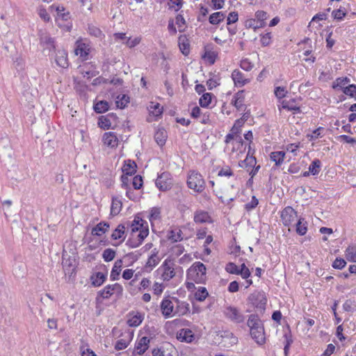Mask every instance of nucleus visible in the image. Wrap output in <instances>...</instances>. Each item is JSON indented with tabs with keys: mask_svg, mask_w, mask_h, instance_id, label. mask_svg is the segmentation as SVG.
Masks as SVG:
<instances>
[{
	"mask_svg": "<svg viewBox=\"0 0 356 356\" xmlns=\"http://www.w3.org/2000/svg\"><path fill=\"white\" fill-rule=\"evenodd\" d=\"M161 211L160 209L158 208H153L149 214V220L151 222L156 220L157 219H159L160 218Z\"/></svg>",
	"mask_w": 356,
	"mask_h": 356,
	"instance_id": "59",
	"label": "nucleus"
},
{
	"mask_svg": "<svg viewBox=\"0 0 356 356\" xmlns=\"http://www.w3.org/2000/svg\"><path fill=\"white\" fill-rule=\"evenodd\" d=\"M177 339L181 342L191 343L195 336L192 330L189 329H181L177 334Z\"/></svg>",
	"mask_w": 356,
	"mask_h": 356,
	"instance_id": "15",
	"label": "nucleus"
},
{
	"mask_svg": "<svg viewBox=\"0 0 356 356\" xmlns=\"http://www.w3.org/2000/svg\"><path fill=\"white\" fill-rule=\"evenodd\" d=\"M224 17L222 13L216 12L210 15L209 20L212 24H218L224 19Z\"/></svg>",
	"mask_w": 356,
	"mask_h": 356,
	"instance_id": "40",
	"label": "nucleus"
},
{
	"mask_svg": "<svg viewBox=\"0 0 356 356\" xmlns=\"http://www.w3.org/2000/svg\"><path fill=\"white\" fill-rule=\"evenodd\" d=\"M332 15L335 19H342L346 16V13L341 9H337L333 10Z\"/></svg>",
	"mask_w": 356,
	"mask_h": 356,
	"instance_id": "63",
	"label": "nucleus"
},
{
	"mask_svg": "<svg viewBox=\"0 0 356 356\" xmlns=\"http://www.w3.org/2000/svg\"><path fill=\"white\" fill-rule=\"evenodd\" d=\"M129 343V341L128 339H121L116 341L115 345V348L118 350H123L126 348Z\"/></svg>",
	"mask_w": 356,
	"mask_h": 356,
	"instance_id": "53",
	"label": "nucleus"
},
{
	"mask_svg": "<svg viewBox=\"0 0 356 356\" xmlns=\"http://www.w3.org/2000/svg\"><path fill=\"white\" fill-rule=\"evenodd\" d=\"M194 221L196 223L211 222V218L207 211H197L194 215Z\"/></svg>",
	"mask_w": 356,
	"mask_h": 356,
	"instance_id": "23",
	"label": "nucleus"
},
{
	"mask_svg": "<svg viewBox=\"0 0 356 356\" xmlns=\"http://www.w3.org/2000/svg\"><path fill=\"white\" fill-rule=\"evenodd\" d=\"M55 60L58 66L67 68L69 64L66 51L63 49L58 50L56 53Z\"/></svg>",
	"mask_w": 356,
	"mask_h": 356,
	"instance_id": "18",
	"label": "nucleus"
},
{
	"mask_svg": "<svg viewBox=\"0 0 356 356\" xmlns=\"http://www.w3.org/2000/svg\"><path fill=\"white\" fill-rule=\"evenodd\" d=\"M188 186L197 193H202L205 188V181L202 176L195 171H192L187 180Z\"/></svg>",
	"mask_w": 356,
	"mask_h": 356,
	"instance_id": "3",
	"label": "nucleus"
},
{
	"mask_svg": "<svg viewBox=\"0 0 356 356\" xmlns=\"http://www.w3.org/2000/svg\"><path fill=\"white\" fill-rule=\"evenodd\" d=\"M150 339L147 337H143L138 339L135 345L134 353L143 355L149 348Z\"/></svg>",
	"mask_w": 356,
	"mask_h": 356,
	"instance_id": "12",
	"label": "nucleus"
},
{
	"mask_svg": "<svg viewBox=\"0 0 356 356\" xmlns=\"http://www.w3.org/2000/svg\"><path fill=\"white\" fill-rule=\"evenodd\" d=\"M346 258L352 262H356V246L349 245L345 251Z\"/></svg>",
	"mask_w": 356,
	"mask_h": 356,
	"instance_id": "35",
	"label": "nucleus"
},
{
	"mask_svg": "<svg viewBox=\"0 0 356 356\" xmlns=\"http://www.w3.org/2000/svg\"><path fill=\"white\" fill-rule=\"evenodd\" d=\"M116 252L111 248H107L104 250L102 257L106 262L112 261L115 257Z\"/></svg>",
	"mask_w": 356,
	"mask_h": 356,
	"instance_id": "42",
	"label": "nucleus"
},
{
	"mask_svg": "<svg viewBox=\"0 0 356 356\" xmlns=\"http://www.w3.org/2000/svg\"><path fill=\"white\" fill-rule=\"evenodd\" d=\"M174 266L175 264L171 260H165L161 266L163 269V273L161 275L163 280L169 281L175 275Z\"/></svg>",
	"mask_w": 356,
	"mask_h": 356,
	"instance_id": "10",
	"label": "nucleus"
},
{
	"mask_svg": "<svg viewBox=\"0 0 356 356\" xmlns=\"http://www.w3.org/2000/svg\"><path fill=\"white\" fill-rule=\"evenodd\" d=\"M222 341L223 346L226 348H229L233 345L236 344L238 341V339L234 335L233 333L230 332H224V333L221 335Z\"/></svg>",
	"mask_w": 356,
	"mask_h": 356,
	"instance_id": "17",
	"label": "nucleus"
},
{
	"mask_svg": "<svg viewBox=\"0 0 356 356\" xmlns=\"http://www.w3.org/2000/svg\"><path fill=\"white\" fill-rule=\"evenodd\" d=\"M346 264V262L343 259H336L333 262L332 266L334 268L337 269H341L343 268Z\"/></svg>",
	"mask_w": 356,
	"mask_h": 356,
	"instance_id": "64",
	"label": "nucleus"
},
{
	"mask_svg": "<svg viewBox=\"0 0 356 356\" xmlns=\"http://www.w3.org/2000/svg\"><path fill=\"white\" fill-rule=\"evenodd\" d=\"M243 99L241 97V95L238 93L236 94L233 97V99L232 100V104L237 108L240 109L243 106Z\"/></svg>",
	"mask_w": 356,
	"mask_h": 356,
	"instance_id": "50",
	"label": "nucleus"
},
{
	"mask_svg": "<svg viewBox=\"0 0 356 356\" xmlns=\"http://www.w3.org/2000/svg\"><path fill=\"white\" fill-rule=\"evenodd\" d=\"M129 102V97L126 95L118 96L115 102L118 108H124Z\"/></svg>",
	"mask_w": 356,
	"mask_h": 356,
	"instance_id": "43",
	"label": "nucleus"
},
{
	"mask_svg": "<svg viewBox=\"0 0 356 356\" xmlns=\"http://www.w3.org/2000/svg\"><path fill=\"white\" fill-rule=\"evenodd\" d=\"M122 203L121 200L118 197H113L112 199V204L111 207V213L113 216L118 215L121 211Z\"/></svg>",
	"mask_w": 356,
	"mask_h": 356,
	"instance_id": "31",
	"label": "nucleus"
},
{
	"mask_svg": "<svg viewBox=\"0 0 356 356\" xmlns=\"http://www.w3.org/2000/svg\"><path fill=\"white\" fill-rule=\"evenodd\" d=\"M132 184L135 189H140L143 186L142 177L139 175L135 176L133 179Z\"/></svg>",
	"mask_w": 356,
	"mask_h": 356,
	"instance_id": "60",
	"label": "nucleus"
},
{
	"mask_svg": "<svg viewBox=\"0 0 356 356\" xmlns=\"http://www.w3.org/2000/svg\"><path fill=\"white\" fill-rule=\"evenodd\" d=\"M40 44L43 47L44 51L48 50L50 52L55 50L56 47L54 40L47 33H40Z\"/></svg>",
	"mask_w": 356,
	"mask_h": 356,
	"instance_id": "11",
	"label": "nucleus"
},
{
	"mask_svg": "<svg viewBox=\"0 0 356 356\" xmlns=\"http://www.w3.org/2000/svg\"><path fill=\"white\" fill-rule=\"evenodd\" d=\"M158 253L159 252L156 249L153 250L151 256L147 259L146 266L153 268L159 263L160 259L158 256Z\"/></svg>",
	"mask_w": 356,
	"mask_h": 356,
	"instance_id": "32",
	"label": "nucleus"
},
{
	"mask_svg": "<svg viewBox=\"0 0 356 356\" xmlns=\"http://www.w3.org/2000/svg\"><path fill=\"white\" fill-rule=\"evenodd\" d=\"M136 163L131 160L125 161L124 165L122 167V171L127 175H132L136 172Z\"/></svg>",
	"mask_w": 356,
	"mask_h": 356,
	"instance_id": "29",
	"label": "nucleus"
},
{
	"mask_svg": "<svg viewBox=\"0 0 356 356\" xmlns=\"http://www.w3.org/2000/svg\"><path fill=\"white\" fill-rule=\"evenodd\" d=\"M232 78L236 86H243L249 81L244 78L243 73L238 70H234L232 74Z\"/></svg>",
	"mask_w": 356,
	"mask_h": 356,
	"instance_id": "21",
	"label": "nucleus"
},
{
	"mask_svg": "<svg viewBox=\"0 0 356 356\" xmlns=\"http://www.w3.org/2000/svg\"><path fill=\"white\" fill-rule=\"evenodd\" d=\"M261 43L262 46L266 47L270 44L271 42V34L270 33H267L264 35H261Z\"/></svg>",
	"mask_w": 356,
	"mask_h": 356,
	"instance_id": "58",
	"label": "nucleus"
},
{
	"mask_svg": "<svg viewBox=\"0 0 356 356\" xmlns=\"http://www.w3.org/2000/svg\"><path fill=\"white\" fill-rule=\"evenodd\" d=\"M88 32L91 35H93L95 37H100L102 35V31L97 27L96 26L93 24H89L88 27Z\"/></svg>",
	"mask_w": 356,
	"mask_h": 356,
	"instance_id": "52",
	"label": "nucleus"
},
{
	"mask_svg": "<svg viewBox=\"0 0 356 356\" xmlns=\"http://www.w3.org/2000/svg\"><path fill=\"white\" fill-rule=\"evenodd\" d=\"M103 141L104 145L111 147H117L118 144V139L113 132L105 133L103 136Z\"/></svg>",
	"mask_w": 356,
	"mask_h": 356,
	"instance_id": "20",
	"label": "nucleus"
},
{
	"mask_svg": "<svg viewBox=\"0 0 356 356\" xmlns=\"http://www.w3.org/2000/svg\"><path fill=\"white\" fill-rule=\"evenodd\" d=\"M179 49L184 55H188L190 51V44L186 35H180L178 38Z\"/></svg>",
	"mask_w": 356,
	"mask_h": 356,
	"instance_id": "24",
	"label": "nucleus"
},
{
	"mask_svg": "<svg viewBox=\"0 0 356 356\" xmlns=\"http://www.w3.org/2000/svg\"><path fill=\"white\" fill-rule=\"evenodd\" d=\"M172 300L177 303L175 310V316H184L189 312V304L184 301H181L177 298H172Z\"/></svg>",
	"mask_w": 356,
	"mask_h": 356,
	"instance_id": "14",
	"label": "nucleus"
},
{
	"mask_svg": "<svg viewBox=\"0 0 356 356\" xmlns=\"http://www.w3.org/2000/svg\"><path fill=\"white\" fill-rule=\"evenodd\" d=\"M248 302L255 307L257 311L262 313L266 308L267 298L264 292L261 291H255L251 293L248 298Z\"/></svg>",
	"mask_w": 356,
	"mask_h": 356,
	"instance_id": "4",
	"label": "nucleus"
},
{
	"mask_svg": "<svg viewBox=\"0 0 356 356\" xmlns=\"http://www.w3.org/2000/svg\"><path fill=\"white\" fill-rule=\"evenodd\" d=\"M109 108L108 103L106 101H99L94 105V110L97 113H102Z\"/></svg>",
	"mask_w": 356,
	"mask_h": 356,
	"instance_id": "37",
	"label": "nucleus"
},
{
	"mask_svg": "<svg viewBox=\"0 0 356 356\" xmlns=\"http://www.w3.org/2000/svg\"><path fill=\"white\" fill-rule=\"evenodd\" d=\"M343 93L350 97H354L356 95V86L354 84L346 86L343 90Z\"/></svg>",
	"mask_w": 356,
	"mask_h": 356,
	"instance_id": "56",
	"label": "nucleus"
},
{
	"mask_svg": "<svg viewBox=\"0 0 356 356\" xmlns=\"http://www.w3.org/2000/svg\"><path fill=\"white\" fill-rule=\"evenodd\" d=\"M248 326L250 327V329H252L257 327L263 326V324L257 315L251 314L248 320Z\"/></svg>",
	"mask_w": 356,
	"mask_h": 356,
	"instance_id": "33",
	"label": "nucleus"
},
{
	"mask_svg": "<svg viewBox=\"0 0 356 356\" xmlns=\"http://www.w3.org/2000/svg\"><path fill=\"white\" fill-rule=\"evenodd\" d=\"M217 56L218 54L216 51L206 49L203 57L207 59L210 64H213L216 61Z\"/></svg>",
	"mask_w": 356,
	"mask_h": 356,
	"instance_id": "47",
	"label": "nucleus"
},
{
	"mask_svg": "<svg viewBox=\"0 0 356 356\" xmlns=\"http://www.w3.org/2000/svg\"><path fill=\"white\" fill-rule=\"evenodd\" d=\"M258 200L255 197V196H252V200L245 205V208L246 210L250 211L252 209H254L258 205Z\"/></svg>",
	"mask_w": 356,
	"mask_h": 356,
	"instance_id": "61",
	"label": "nucleus"
},
{
	"mask_svg": "<svg viewBox=\"0 0 356 356\" xmlns=\"http://www.w3.org/2000/svg\"><path fill=\"white\" fill-rule=\"evenodd\" d=\"M218 175L219 177H226L229 179V181L231 183L230 186L227 187L224 186L222 188V192L227 199H228L230 201L234 200L237 192L238 188L236 187L237 179L235 176L233 170L232 168L227 165L225 167H222L218 172Z\"/></svg>",
	"mask_w": 356,
	"mask_h": 356,
	"instance_id": "1",
	"label": "nucleus"
},
{
	"mask_svg": "<svg viewBox=\"0 0 356 356\" xmlns=\"http://www.w3.org/2000/svg\"><path fill=\"white\" fill-rule=\"evenodd\" d=\"M148 234L149 229L142 228L140 232H137L136 234L131 235V238L127 241V245L131 248H137L142 244L143 241Z\"/></svg>",
	"mask_w": 356,
	"mask_h": 356,
	"instance_id": "6",
	"label": "nucleus"
},
{
	"mask_svg": "<svg viewBox=\"0 0 356 356\" xmlns=\"http://www.w3.org/2000/svg\"><path fill=\"white\" fill-rule=\"evenodd\" d=\"M173 185L171 175L168 172L161 173L156 179V186L160 191H165L170 190Z\"/></svg>",
	"mask_w": 356,
	"mask_h": 356,
	"instance_id": "7",
	"label": "nucleus"
},
{
	"mask_svg": "<svg viewBox=\"0 0 356 356\" xmlns=\"http://www.w3.org/2000/svg\"><path fill=\"white\" fill-rule=\"evenodd\" d=\"M122 264L123 263L122 259H118L115 261L111 273V279L112 280H117L119 279V275L122 270Z\"/></svg>",
	"mask_w": 356,
	"mask_h": 356,
	"instance_id": "28",
	"label": "nucleus"
},
{
	"mask_svg": "<svg viewBox=\"0 0 356 356\" xmlns=\"http://www.w3.org/2000/svg\"><path fill=\"white\" fill-rule=\"evenodd\" d=\"M160 307L161 313L165 318H168L175 316V309L174 308V304L172 300L168 297L162 300Z\"/></svg>",
	"mask_w": 356,
	"mask_h": 356,
	"instance_id": "9",
	"label": "nucleus"
},
{
	"mask_svg": "<svg viewBox=\"0 0 356 356\" xmlns=\"http://www.w3.org/2000/svg\"><path fill=\"white\" fill-rule=\"evenodd\" d=\"M145 222L140 217L136 216L131 224V235L136 234L140 232L142 228H148L147 225H144Z\"/></svg>",
	"mask_w": 356,
	"mask_h": 356,
	"instance_id": "19",
	"label": "nucleus"
},
{
	"mask_svg": "<svg viewBox=\"0 0 356 356\" xmlns=\"http://www.w3.org/2000/svg\"><path fill=\"white\" fill-rule=\"evenodd\" d=\"M124 234L125 227L124 225L120 224L113 231V234H111V238L113 240L122 239V241H124L125 238Z\"/></svg>",
	"mask_w": 356,
	"mask_h": 356,
	"instance_id": "30",
	"label": "nucleus"
},
{
	"mask_svg": "<svg viewBox=\"0 0 356 356\" xmlns=\"http://www.w3.org/2000/svg\"><path fill=\"white\" fill-rule=\"evenodd\" d=\"M245 26L248 29H253L254 30L263 27L262 24L258 22L257 19L252 18L245 20Z\"/></svg>",
	"mask_w": 356,
	"mask_h": 356,
	"instance_id": "39",
	"label": "nucleus"
},
{
	"mask_svg": "<svg viewBox=\"0 0 356 356\" xmlns=\"http://www.w3.org/2000/svg\"><path fill=\"white\" fill-rule=\"evenodd\" d=\"M224 314L227 318L236 323H243L245 320L243 314L234 307H226Z\"/></svg>",
	"mask_w": 356,
	"mask_h": 356,
	"instance_id": "8",
	"label": "nucleus"
},
{
	"mask_svg": "<svg viewBox=\"0 0 356 356\" xmlns=\"http://www.w3.org/2000/svg\"><path fill=\"white\" fill-rule=\"evenodd\" d=\"M113 291L111 288V284H108L106 286L103 290L100 291L98 293V295L101 296L103 299H108L113 294Z\"/></svg>",
	"mask_w": 356,
	"mask_h": 356,
	"instance_id": "45",
	"label": "nucleus"
},
{
	"mask_svg": "<svg viewBox=\"0 0 356 356\" xmlns=\"http://www.w3.org/2000/svg\"><path fill=\"white\" fill-rule=\"evenodd\" d=\"M168 238L173 242L181 241L182 237L181 230H172L169 234Z\"/></svg>",
	"mask_w": 356,
	"mask_h": 356,
	"instance_id": "49",
	"label": "nucleus"
},
{
	"mask_svg": "<svg viewBox=\"0 0 356 356\" xmlns=\"http://www.w3.org/2000/svg\"><path fill=\"white\" fill-rule=\"evenodd\" d=\"M108 227V223L101 222L92 228L91 234L95 236H101L107 232Z\"/></svg>",
	"mask_w": 356,
	"mask_h": 356,
	"instance_id": "27",
	"label": "nucleus"
},
{
	"mask_svg": "<svg viewBox=\"0 0 356 356\" xmlns=\"http://www.w3.org/2000/svg\"><path fill=\"white\" fill-rule=\"evenodd\" d=\"M349 82L350 79L347 77L338 78L334 82L333 88L343 90Z\"/></svg>",
	"mask_w": 356,
	"mask_h": 356,
	"instance_id": "41",
	"label": "nucleus"
},
{
	"mask_svg": "<svg viewBox=\"0 0 356 356\" xmlns=\"http://www.w3.org/2000/svg\"><path fill=\"white\" fill-rule=\"evenodd\" d=\"M321 161L318 159H315L312 162L309 167V172L312 175H316L320 172Z\"/></svg>",
	"mask_w": 356,
	"mask_h": 356,
	"instance_id": "44",
	"label": "nucleus"
},
{
	"mask_svg": "<svg viewBox=\"0 0 356 356\" xmlns=\"http://www.w3.org/2000/svg\"><path fill=\"white\" fill-rule=\"evenodd\" d=\"M225 270L231 274L238 275L240 268L234 263H229L227 264Z\"/></svg>",
	"mask_w": 356,
	"mask_h": 356,
	"instance_id": "55",
	"label": "nucleus"
},
{
	"mask_svg": "<svg viewBox=\"0 0 356 356\" xmlns=\"http://www.w3.org/2000/svg\"><path fill=\"white\" fill-rule=\"evenodd\" d=\"M211 93H204L200 99L199 102L202 107H207L211 102Z\"/></svg>",
	"mask_w": 356,
	"mask_h": 356,
	"instance_id": "46",
	"label": "nucleus"
},
{
	"mask_svg": "<svg viewBox=\"0 0 356 356\" xmlns=\"http://www.w3.org/2000/svg\"><path fill=\"white\" fill-rule=\"evenodd\" d=\"M281 220L284 226L293 225L298 220L297 212L291 207H286L281 212Z\"/></svg>",
	"mask_w": 356,
	"mask_h": 356,
	"instance_id": "5",
	"label": "nucleus"
},
{
	"mask_svg": "<svg viewBox=\"0 0 356 356\" xmlns=\"http://www.w3.org/2000/svg\"><path fill=\"white\" fill-rule=\"evenodd\" d=\"M240 67L245 71H250L253 68L254 64L248 58H243L241 60Z\"/></svg>",
	"mask_w": 356,
	"mask_h": 356,
	"instance_id": "51",
	"label": "nucleus"
},
{
	"mask_svg": "<svg viewBox=\"0 0 356 356\" xmlns=\"http://www.w3.org/2000/svg\"><path fill=\"white\" fill-rule=\"evenodd\" d=\"M89 51L90 47L88 44L83 42L82 40H77L76 42V48L74 50L76 55H79L83 59L86 60Z\"/></svg>",
	"mask_w": 356,
	"mask_h": 356,
	"instance_id": "13",
	"label": "nucleus"
},
{
	"mask_svg": "<svg viewBox=\"0 0 356 356\" xmlns=\"http://www.w3.org/2000/svg\"><path fill=\"white\" fill-rule=\"evenodd\" d=\"M250 334L258 344L261 345L265 342L264 326L250 329Z\"/></svg>",
	"mask_w": 356,
	"mask_h": 356,
	"instance_id": "16",
	"label": "nucleus"
},
{
	"mask_svg": "<svg viewBox=\"0 0 356 356\" xmlns=\"http://www.w3.org/2000/svg\"><path fill=\"white\" fill-rule=\"evenodd\" d=\"M176 24H177L180 32L184 31V28L183 26L185 24V19L181 15H178L176 17Z\"/></svg>",
	"mask_w": 356,
	"mask_h": 356,
	"instance_id": "62",
	"label": "nucleus"
},
{
	"mask_svg": "<svg viewBox=\"0 0 356 356\" xmlns=\"http://www.w3.org/2000/svg\"><path fill=\"white\" fill-rule=\"evenodd\" d=\"M206 266L201 262H195L188 270L187 277L188 280L196 283H203L206 280Z\"/></svg>",
	"mask_w": 356,
	"mask_h": 356,
	"instance_id": "2",
	"label": "nucleus"
},
{
	"mask_svg": "<svg viewBox=\"0 0 356 356\" xmlns=\"http://www.w3.org/2000/svg\"><path fill=\"white\" fill-rule=\"evenodd\" d=\"M285 152L283 151L273 152L270 154V159L275 163L276 165H280L284 159Z\"/></svg>",
	"mask_w": 356,
	"mask_h": 356,
	"instance_id": "34",
	"label": "nucleus"
},
{
	"mask_svg": "<svg viewBox=\"0 0 356 356\" xmlns=\"http://www.w3.org/2000/svg\"><path fill=\"white\" fill-rule=\"evenodd\" d=\"M143 315L139 313H131L129 315V318L127 320V324L130 327H137L143 321Z\"/></svg>",
	"mask_w": 356,
	"mask_h": 356,
	"instance_id": "22",
	"label": "nucleus"
},
{
	"mask_svg": "<svg viewBox=\"0 0 356 356\" xmlns=\"http://www.w3.org/2000/svg\"><path fill=\"white\" fill-rule=\"evenodd\" d=\"M106 279V275L101 272L95 273L90 277L92 284L94 286H101L105 282Z\"/></svg>",
	"mask_w": 356,
	"mask_h": 356,
	"instance_id": "25",
	"label": "nucleus"
},
{
	"mask_svg": "<svg viewBox=\"0 0 356 356\" xmlns=\"http://www.w3.org/2000/svg\"><path fill=\"white\" fill-rule=\"evenodd\" d=\"M150 112L155 116H159L163 113V107L159 103L154 104L149 106Z\"/></svg>",
	"mask_w": 356,
	"mask_h": 356,
	"instance_id": "48",
	"label": "nucleus"
},
{
	"mask_svg": "<svg viewBox=\"0 0 356 356\" xmlns=\"http://www.w3.org/2000/svg\"><path fill=\"white\" fill-rule=\"evenodd\" d=\"M255 17L258 22L262 24V26H265V20L267 19V13L263 10L256 12Z\"/></svg>",
	"mask_w": 356,
	"mask_h": 356,
	"instance_id": "54",
	"label": "nucleus"
},
{
	"mask_svg": "<svg viewBox=\"0 0 356 356\" xmlns=\"http://www.w3.org/2000/svg\"><path fill=\"white\" fill-rule=\"evenodd\" d=\"M167 135L164 129H159L154 135V138L157 144L163 146L166 140Z\"/></svg>",
	"mask_w": 356,
	"mask_h": 356,
	"instance_id": "36",
	"label": "nucleus"
},
{
	"mask_svg": "<svg viewBox=\"0 0 356 356\" xmlns=\"http://www.w3.org/2000/svg\"><path fill=\"white\" fill-rule=\"evenodd\" d=\"M194 296L197 300L202 302L208 297L209 293L205 287H200Z\"/></svg>",
	"mask_w": 356,
	"mask_h": 356,
	"instance_id": "38",
	"label": "nucleus"
},
{
	"mask_svg": "<svg viewBox=\"0 0 356 356\" xmlns=\"http://www.w3.org/2000/svg\"><path fill=\"white\" fill-rule=\"evenodd\" d=\"M296 225V231L298 234L303 236L307 233V222L303 218H300L297 222L294 224Z\"/></svg>",
	"mask_w": 356,
	"mask_h": 356,
	"instance_id": "26",
	"label": "nucleus"
},
{
	"mask_svg": "<svg viewBox=\"0 0 356 356\" xmlns=\"http://www.w3.org/2000/svg\"><path fill=\"white\" fill-rule=\"evenodd\" d=\"M250 274L248 268L246 267L245 264H243L240 267L238 275H241L243 279H248L250 276Z\"/></svg>",
	"mask_w": 356,
	"mask_h": 356,
	"instance_id": "57",
	"label": "nucleus"
}]
</instances>
